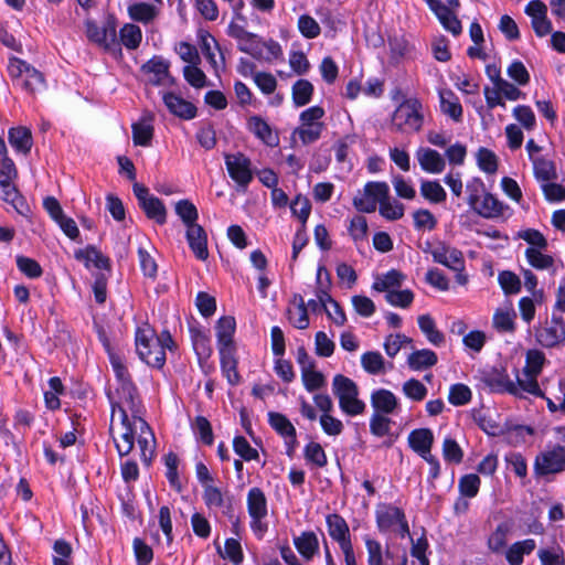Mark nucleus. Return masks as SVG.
Returning <instances> with one entry per match:
<instances>
[{"mask_svg":"<svg viewBox=\"0 0 565 565\" xmlns=\"http://www.w3.org/2000/svg\"><path fill=\"white\" fill-rule=\"evenodd\" d=\"M443 455L446 461L452 463H460L463 458L462 449L460 448L458 443L450 437L444 439Z\"/></svg>","mask_w":565,"mask_h":565,"instance_id":"obj_62","label":"nucleus"},{"mask_svg":"<svg viewBox=\"0 0 565 565\" xmlns=\"http://www.w3.org/2000/svg\"><path fill=\"white\" fill-rule=\"evenodd\" d=\"M439 95L441 111L452 120L460 121L462 118V106L458 97L451 90H443Z\"/></svg>","mask_w":565,"mask_h":565,"instance_id":"obj_35","label":"nucleus"},{"mask_svg":"<svg viewBox=\"0 0 565 565\" xmlns=\"http://www.w3.org/2000/svg\"><path fill=\"white\" fill-rule=\"evenodd\" d=\"M335 349L334 342L323 331H319L315 337V352L318 356L329 358Z\"/></svg>","mask_w":565,"mask_h":565,"instance_id":"obj_63","label":"nucleus"},{"mask_svg":"<svg viewBox=\"0 0 565 565\" xmlns=\"http://www.w3.org/2000/svg\"><path fill=\"white\" fill-rule=\"evenodd\" d=\"M174 210L186 227L198 224V209L190 200L183 199L178 201Z\"/></svg>","mask_w":565,"mask_h":565,"instance_id":"obj_42","label":"nucleus"},{"mask_svg":"<svg viewBox=\"0 0 565 565\" xmlns=\"http://www.w3.org/2000/svg\"><path fill=\"white\" fill-rule=\"evenodd\" d=\"M8 74L14 85L30 94H34L45 85L44 75L19 57H11L8 64Z\"/></svg>","mask_w":565,"mask_h":565,"instance_id":"obj_2","label":"nucleus"},{"mask_svg":"<svg viewBox=\"0 0 565 565\" xmlns=\"http://www.w3.org/2000/svg\"><path fill=\"white\" fill-rule=\"evenodd\" d=\"M221 354V367L223 373L226 375L227 381L231 385L239 383L241 376L237 372V362L233 355V350L227 348H220Z\"/></svg>","mask_w":565,"mask_h":565,"instance_id":"obj_36","label":"nucleus"},{"mask_svg":"<svg viewBox=\"0 0 565 565\" xmlns=\"http://www.w3.org/2000/svg\"><path fill=\"white\" fill-rule=\"evenodd\" d=\"M86 35L89 41L103 46L108 52H120V44L117 41L116 25L108 21L103 28L94 21H86Z\"/></svg>","mask_w":565,"mask_h":565,"instance_id":"obj_9","label":"nucleus"},{"mask_svg":"<svg viewBox=\"0 0 565 565\" xmlns=\"http://www.w3.org/2000/svg\"><path fill=\"white\" fill-rule=\"evenodd\" d=\"M481 480L478 475L469 473L459 479L458 489L460 495L466 498H475L480 488Z\"/></svg>","mask_w":565,"mask_h":565,"instance_id":"obj_50","label":"nucleus"},{"mask_svg":"<svg viewBox=\"0 0 565 565\" xmlns=\"http://www.w3.org/2000/svg\"><path fill=\"white\" fill-rule=\"evenodd\" d=\"M116 393L119 397V401H114L111 398L110 393L107 394L110 399L111 406L113 403H120V405H122L127 413L130 412L135 423L139 422L140 419H143L142 403L138 394V390L134 383L125 384L124 386H118Z\"/></svg>","mask_w":565,"mask_h":565,"instance_id":"obj_12","label":"nucleus"},{"mask_svg":"<svg viewBox=\"0 0 565 565\" xmlns=\"http://www.w3.org/2000/svg\"><path fill=\"white\" fill-rule=\"evenodd\" d=\"M294 544L306 561H311L319 551V540L312 531L302 532L294 539Z\"/></svg>","mask_w":565,"mask_h":565,"instance_id":"obj_27","label":"nucleus"},{"mask_svg":"<svg viewBox=\"0 0 565 565\" xmlns=\"http://www.w3.org/2000/svg\"><path fill=\"white\" fill-rule=\"evenodd\" d=\"M248 129L268 147H277L279 137L260 116H252L248 119Z\"/></svg>","mask_w":565,"mask_h":565,"instance_id":"obj_22","label":"nucleus"},{"mask_svg":"<svg viewBox=\"0 0 565 565\" xmlns=\"http://www.w3.org/2000/svg\"><path fill=\"white\" fill-rule=\"evenodd\" d=\"M434 444V434L429 428H418L408 435L409 447L422 458L429 456Z\"/></svg>","mask_w":565,"mask_h":565,"instance_id":"obj_21","label":"nucleus"},{"mask_svg":"<svg viewBox=\"0 0 565 565\" xmlns=\"http://www.w3.org/2000/svg\"><path fill=\"white\" fill-rule=\"evenodd\" d=\"M305 458L307 461L313 463L315 466L319 467V468H322L324 466H327V455L323 450V448L321 447L320 444L318 443H309L306 447H305Z\"/></svg>","mask_w":565,"mask_h":565,"instance_id":"obj_58","label":"nucleus"},{"mask_svg":"<svg viewBox=\"0 0 565 565\" xmlns=\"http://www.w3.org/2000/svg\"><path fill=\"white\" fill-rule=\"evenodd\" d=\"M418 326L431 344L439 347L445 342L444 333L436 328L435 321L429 315L419 316Z\"/></svg>","mask_w":565,"mask_h":565,"instance_id":"obj_38","label":"nucleus"},{"mask_svg":"<svg viewBox=\"0 0 565 565\" xmlns=\"http://www.w3.org/2000/svg\"><path fill=\"white\" fill-rule=\"evenodd\" d=\"M129 17L137 22L148 23L157 15L154 6L147 2H137L128 8Z\"/></svg>","mask_w":565,"mask_h":565,"instance_id":"obj_43","label":"nucleus"},{"mask_svg":"<svg viewBox=\"0 0 565 565\" xmlns=\"http://www.w3.org/2000/svg\"><path fill=\"white\" fill-rule=\"evenodd\" d=\"M332 392L339 399V406L349 416H356L365 411V403L359 399V387L353 380L337 374L332 381Z\"/></svg>","mask_w":565,"mask_h":565,"instance_id":"obj_1","label":"nucleus"},{"mask_svg":"<svg viewBox=\"0 0 565 565\" xmlns=\"http://www.w3.org/2000/svg\"><path fill=\"white\" fill-rule=\"evenodd\" d=\"M422 108V103L416 98L404 100L393 114V126L397 131H419L424 122Z\"/></svg>","mask_w":565,"mask_h":565,"instance_id":"obj_4","label":"nucleus"},{"mask_svg":"<svg viewBox=\"0 0 565 565\" xmlns=\"http://www.w3.org/2000/svg\"><path fill=\"white\" fill-rule=\"evenodd\" d=\"M471 390L461 383H457L450 386L448 401L454 406H462L471 401Z\"/></svg>","mask_w":565,"mask_h":565,"instance_id":"obj_51","label":"nucleus"},{"mask_svg":"<svg viewBox=\"0 0 565 565\" xmlns=\"http://www.w3.org/2000/svg\"><path fill=\"white\" fill-rule=\"evenodd\" d=\"M371 405L379 414H393L398 406L396 396L388 390L380 388L371 395Z\"/></svg>","mask_w":565,"mask_h":565,"instance_id":"obj_24","label":"nucleus"},{"mask_svg":"<svg viewBox=\"0 0 565 565\" xmlns=\"http://www.w3.org/2000/svg\"><path fill=\"white\" fill-rule=\"evenodd\" d=\"M192 429L196 437L205 445L211 446L214 441V435L211 423L204 416H196L192 423Z\"/></svg>","mask_w":565,"mask_h":565,"instance_id":"obj_47","label":"nucleus"},{"mask_svg":"<svg viewBox=\"0 0 565 565\" xmlns=\"http://www.w3.org/2000/svg\"><path fill=\"white\" fill-rule=\"evenodd\" d=\"M404 519V512L402 509L391 505L383 504L376 510V523L380 531L384 532L390 530L393 525L397 524L399 520Z\"/></svg>","mask_w":565,"mask_h":565,"instance_id":"obj_25","label":"nucleus"},{"mask_svg":"<svg viewBox=\"0 0 565 565\" xmlns=\"http://www.w3.org/2000/svg\"><path fill=\"white\" fill-rule=\"evenodd\" d=\"M416 158L420 168L428 173H440L446 167L443 156L430 148H419L416 151Z\"/></svg>","mask_w":565,"mask_h":565,"instance_id":"obj_19","label":"nucleus"},{"mask_svg":"<svg viewBox=\"0 0 565 565\" xmlns=\"http://www.w3.org/2000/svg\"><path fill=\"white\" fill-rule=\"evenodd\" d=\"M170 63L162 56H153L141 66V72L150 74L152 77L149 83L159 86L166 84L167 81L173 82L169 72Z\"/></svg>","mask_w":565,"mask_h":565,"instance_id":"obj_16","label":"nucleus"},{"mask_svg":"<svg viewBox=\"0 0 565 565\" xmlns=\"http://www.w3.org/2000/svg\"><path fill=\"white\" fill-rule=\"evenodd\" d=\"M154 332L150 329L136 331V350L140 360L151 367L161 369L166 363V351L153 339Z\"/></svg>","mask_w":565,"mask_h":565,"instance_id":"obj_3","label":"nucleus"},{"mask_svg":"<svg viewBox=\"0 0 565 565\" xmlns=\"http://www.w3.org/2000/svg\"><path fill=\"white\" fill-rule=\"evenodd\" d=\"M545 362V355L539 350H529L526 353V366L524 373L526 375H539Z\"/></svg>","mask_w":565,"mask_h":565,"instance_id":"obj_61","label":"nucleus"},{"mask_svg":"<svg viewBox=\"0 0 565 565\" xmlns=\"http://www.w3.org/2000/svg\"><path fill=\"white\" fill-rule=\"evenodd\" d=\"M132 190L139 206L147 217L154 220L160 225L164 224L167 222V209L163 202L159 198L150 194L149 189L141 183L135 182Z\"/></svg>","mask_w":565,"mask_h":565,"instance_id":"obj_7","label":"nucleus"},{"mask_svg":"<svg viewBox=\"0 0 565 565\" xmlns=\"http://www.w3.org/2000/svg\"><path fill=\"white\" fill-rule=\"evenodd\" d=\"M537 557L541 565H565V553L559 545L540 548L537 551Z\"/></svg>","mask_w":565,"mask_h":565,"instance_id":"obj_44","label":"nucleus"},{"mask_svg":"<svg viewBox=\"0 0 565 565\" xmlns=\"http://www.w3.org/2000/svg\"><path fill=\"white\" fill-rule=\"evenodd\" d=\"M516 313L513 309L497 310L493 315V327L499 332H513L515 330L514 319Z\"/></svg>","mask_w":565,"mask_h":565,"instance_id":"obj_46","label":"nucleus"},{"mask_svg":"<svg viewBox=\"0 0 565 565\" xmlns=\"http://www.w3.org/2000/svg\"><path fill=\"white\" fill-rule=\"evenodd\" d=\"M9 142L17 150L24 154L29 153L32 145V134L26 127H14L9 130Z\"/></svg>","mask_w":565,"mask_h":565,"instance_id":"obj_33","label":"nucleus"},{"mask_svg":"<svg viewBox=\"0 0 565 565\" xmlns=\"http://www.w3.org/2000/svg\"><path fill=\"white\" fill-rule=\"evenodd\" d=\"M163 102L171 114L182 119H192L196 116V107L174 93L163 95Z\"/></svg>","mask_w":565,"mask_h":565,"instance_id":"obj_18","label":"nucleus"},{"mask_svg":"<svg viewBox=\"0 0 565 565\" xmlns=\"http://www.w3.org/2000/svg\"><path fill=\"white\" fill-rule=\"evenodd\" d=\"M498 281L505 295H514L521 291V280L513 271H500Z\"/></svg>","mask_w":565,"mask_h":565,"instance_id":"obj_53","label":"nucleus"},{"mask_svg":"<svg viewBox=\"0 0 565 565\" xmlns=\"http://www.w3.org/2000/svg\"><path fill=\"white\" fill-rule=\"evenodd\" d=\"M534 175L539 181L545 183L557 179L555 163L544 157L532 158Z\"/></svg>","mask_w":565,"mask_h":565,"instance_id":"obj_37","label":"nucleus"},{"mask_svg":"<svg viewBox=\"0 0 565 565\" xmlns=\"http://www.w3.org/2000/svg\"><path fill=\"white\" fill-rule=\"evenodd\" d=\"M317 284L319 288L316 291L317 299L327 307V303L335 301L329 294L331 286V276L324 266H319L317 270Z\"/></svg>","mask_w":565,"mask_h":565,"instance_id":"obj_41","label":"nucleus"},{"mask_svg":"<svg viewBox=\"0 0 565 565\" xmlns=\"http://www.w3.org/2000/svg\"><path fill=\"white\" fill-rule=\"evenodd\" d=\"M471 209L482 217L494 218L503 214L504 205L491 193L486 192L483 199Z\"/></svg>","mask_w":565,"mask_h":565,"instance_id":"obj_28","label":"nucleus"},{"mask_svg":"<svg viewBox=\"0 0 565 565\" xmlns=\"http://www.w3.org/2000/svg\"><path fill=\"white\" fill-rule=\"evenodd\" d=\"M74 256L77 260L84 262L86 267L89 266V263H93L98 269L110 268L109 258L104 256L94 245H88L83 249H77Z\"/></svg>","mask_w":565,"mask_h":565,"instance_id":"obj_29","label":"nucleus"},{"mask_svg":"<svg viewBox=\"0 0 565 565\" xmlns=\"http://www.w3.org/2000/svg\"><path fill=\"white\" fill-rule=\"evenodd\" d=\"M291 95L295 106L302 107L311 102L313 85L308 79H298L292 85Z\"/></svg>","mask_w":565,"mask_h":565,"instance_id":"obj_39","label":"nucleus"},{"mask_svg":"<svg viewBox=\"0 0 565 565\" xmlns=\"http://www.w3.org/2000/svg\"><path fill=\"white\" fill-rule=\"evenodd\" d=\"M390 188L386 182H367L363 192L354 196V207L363 213H372L376 210V204L387 199Z\"/></svg>","mask_w":565,"mask_h":565,"instance_id":"obj_6","label":"nucleus"},{"mask_svg":"<svg viewBox=\"0 0 565 565\" xmlns=\"http://www.w3.org/2000/svg\"><path fill=\"white\" fill-rule=\"evenodd\" d=\"M153 116L147 114L138 122L132 124V140L136 146L148 147L153 138V126L151 121Z\"/></svg>","mask_w":565,"mask_h":565,"instance_id":"obj_26","label":"nucleus"},{"mask_svg":"<svg viewBox=\"0 0 565 565\" xmlns=\"http://www.w3.org/2000/svg\"><path fill=\"white\" fill-rule=\"evenodd\" d=\"M185 237L195 257L200 260H206L209 258V250L205 230L200 224L189 226L186 227Z\"/></svg>","mask_w":565,"mask_h":565,"instance_id":"obj_17","label":"nucleus"},{"mask_svg":"<svg viewBox=\"0 0 565 565\" xmlns=\"http://www.w3.org/2000/svg\"><path fill=\"white\" fill-rule=\"evenodd\" d=\"M236 322L234 317L224 316L216 323V337L220 348L233 350V334L235 332Z\"/></svg>","mask_w":565,"mask_h":565,"instance_id":"obj_30","label":"nucleus"},{"mask_svg":"<svg viewBox=\"0 0 565 565\" xmlns=\"http://www.w3.org/2000/svg\"><path fill=\"white\" fill-rule=\"evenodd\" d=\"M183 76L185 81L194 88H203L209 85L206 75L198 67L191 64L183 67Z\"/></svg>","mask_w":565,"mask_h":565,"instance_id":"obj_56","label":"nucleus"},{"mask_svg":"<svg viewBox=\"0 0 565 565\" xmlns=\"http://www.w3.org/2000/svg\"><path fill=\"white\" fill-rule=\"evenodd\" d=\"M438 361L437 354L428 349L416 350L408 355L407 364L414 371L426 370Z\"/></svg>","mask_w":565,"mask_h":565,"instance_id":"obj_34","label":"nucleus"},{"mask_svg":"<svg viewBox=\"0 0 565 565\" xmlns=\"http://www.w3.org/2000/svg\"><path fill=\"white\" fill-rule=\"evenodd\" d=\"M537 342L544 348H555L565 342V321L553 315L551 321L536 332Z\"/></svg>","mask_w":565,"mask_h":565,"instance_id":"obj_13","label":"nucleus"},{"mask_svg":"<svg viewBox=\"0 0 565 565\" xmlns=\"http://www.w3.org/2000/svg\"><path fill=\"white\" fill-rule=\"evenodd\" d=\"M324 128V125H302L295 129L294 135H298L303 145H310L317 141Z\"/></svg>","mask_w":565,"mask_h":565,"instance_id":"obj_57","label":"nucleus"},{"mask_svg":"<svg viewBox=\"0 0 565 565\" xmlns=\"http://www.w3.org/2000/svg\"><path fill=\"white\" fill-rule=\"evenodd\" d=\"M247 510L250 518L267 516V499L264 491L254 487L247 493Z\"/></svg>","mask_w":565,"mask_h":565,"instance_id":"obj_31","label":"nucleus"},{"mask_svg":"<svg viewBox=\"0 0 565 565\" xmlns=\"http://www.w3.org/2000/svg\"><path fill=\"white\" fill-rule=\"evenodd\" d=\"M380 214L390 221H396L404 215V205L398 201L391 202L390 195L380 203Z\"/></svg>","mask_w":565,"mask_h":565,"instance_id":"obj_59","label":"nucleus"},{"mask_svg":"<svg viewBox=\"0 0 565 565\" xmlns=\"http://www.w3.org/2000/svg\"><path fill=\"white\" fill-rule=\"evenodd\" d=\"M477 161L479 168L486 173L493 174L498 170V158L493 151L487 148L481 147L478 150Z\"/></svg>","mask_w":565,"mask_h":565,"instance_id":"obj_55","label":"nucleus"},{"mask_svg":"<svg viewBox=\"0 0 565 565\" xmlns=\"http://www.w3.org/2000/svg\"><path fill=\"white\" fill-rule=\"evenodd\" d=\"M510 526L507 523H500L488 539V547L494 552H501L507 545V536Z\"/></svg>","mask_w":565,"mask_h":565,"instance_id":"obj_54","label":"nucleus"},{"mask_svg":"<svg viewBox=\"0 0 565 565\" xmlns=\"http://www.w3.org/2000/svg\"><path fill=\"white\" fill-rule=\"evenodd\" d=\"M225 166L230 177L245 190L253 180L249 158L242 152L225 154Z\"/></svg>","mask_w":565,"mask_h":565,"instance_id":"obj_11","label":"nucleus"},{"mask_svg":"<svg viewBox=\"0 0 565 565\" xmlns=\"http://www.w3.org/2000/svg\"><path fill=\"white\" fill-rule=\"evenodd\" d=\"M268 422L269 425L282 437L290 438L292 440L296 437V428L284 414L269 412Z\"/></svg>","mask_w":565,"mask_h":565,"instance_id":"obj_40","label":"nucleus"},{"mask_svg":"<svg viewBox=\"0 0 565 565\" xmlns=\"http://www.w3.org/2000/svg\"><path fill=\"white\" fill-rule=\"evenodd\" d=\"M116 411H118L120 414V423L125 430L120 435L119 438L114 437V441H115L118 455L120 457H124V456L129 455L131 452V450L134 449L135 434H136L135 425L137 423L134 422V424H132L130 422L127 411L122 407V405H120V403H113V413L110 416V423L114 422ZM109 431H110V434L113 433V424H110Z\"/></svg>","mask_w":565,"mask_h":565,"instance_id":"obj_8","label":"nucleus"},{"mask_svg":"<svg viewBox=\"0 0 565 565\" xmlns=\"http://www.w3.org/2000/svg\"><path fill=\"white\" fill-rule=\"evenodd\" d=\"M565 470V448L561 445L536 456L534 471L537 476L559 473Z\"/></svg>","mask_w":565,"mask_h":565,"instance_id":"obj_10","label":"nucleus"},{"mask_svg":"<svg viewBox=\"0 0 565 565\" xmlns=\"http://www.w3.org/2000/svg\"><path fill=\"white\" fill-rule=\"evenodd\" d=\"M254 39H244L239 41L237 49L241 52L247 53L256 60L263 58V40L257 34L253 33Z\"/></svg>","mask_w":565,"mask_h":565,"instance_id":"obj_60","label":"nucleus"},{"mask_svg":"<svg viewBox=\"0 0 565 565\" xmlns=\"http://www.w3.org/2000/svg\"><path fill=\"white\" fill-rule=\"evenodd\" d=\"M425 1L447 31L451 32L455 36L461 33V22L448 7H446L440 0Z\"/></svg>","mask_w":565,"mask_h":565,"instance_id":"obj_15","label":"nucleus"},{"mask_svg":"<svg viewBox=\"0 0 565 565\" xmlns=\"http://www.w3.org/2000/svg\"><path fill=\"white\" fill-rule=\"evenodd\" d=\"M326 522L330 537L338 542L340 547L342 544L352 543L349 525L340 514L332 513L327 515Z\"/></svg>","mask_w":565,"mask_h":565,"instance_id":"obj_23","label":"nucleus"},{"mask_svg":"<svg viewBox=\"0 0 565 565\" xmlns=\"http://www.w3.org/2000/svg\"><path fill=\"white\" fill-rule=\"evenodd\" d=\"M363 369L370 374H380L384 371V359L380 352L369 351L361 356Z\"/></svg>","mask_w":565,"mask_h":565,"instance_id":"obj_52","label":"nucleus"},{"mask_svg":"<svg viewBox=\"0 0 565 565\" xmlns=\"http://www.w3.org/2000/svg\"><path fill=\"white\" fill-rule=\"evenodd\" d=\"M482 382L491 392L494 393H510L512 395H520L519 388L513 381L509 379V375L504 370H492L487 372L482 376Z\"/></svg>","mask_w":565,"mask_h":565,"instance_id":"obj_14","label":"nucleus"},{"mask_svg":"<svg viewBox=\"0 0 565 565\" xmlns=\"http://www.w3.org/2000/svg\"><path fill=\"white\" fill-rule=\"evenodd\" d=\"M431 256L435 263L456 271L455 278L459 285L465 286L468 282V276L463 273L465 257L461 250L444 242H437L431 249Z\"/></svg>","mask_w":565,"mask_h":565,"instance_id":"obj_5","label":"nucleus"},{"mask_svg":"<svg viewBox=\"0 0 565 565\" xmlns=\"http://www.w3.org/2000/svg\"><path fill=\"white\" fill-rule=\"evenodd\" d=\"M420 194L433 203H440L446 200V191L437 181H423L420 184Z\"/></svg>","mask_w":565,"mask_h":565,"instance_id":"obj_48","label":"nucleus"},{"mask_svg":"<svg viewBox=\"0 0 565 565\" xmlns=\"http://www.w3.org/2000/svg\"><path fill=\"white\" fill-rule=\"evenodd\" d=\"M139 424L138 446L140 448L141 460L150 465L154 455V435L149 424L145 419L137 422Z\"/></svg>","mask_w":565,"mask_h":565,"instance_id":"obj_20","label":"nucleus"},{"mask_svg":"<svg viewBox=\"0 0 565 565\" xmlns=\"http://www.w3.org/2000/svg\"><path fill=\"white\" fill-rule=\"evenodd\" d=\"M404 394L416 402L423 401L427 395V387L418 380L411 379L403 384Z\"/></svg>","mask_w":565,"mask_h":565,"instance_id":"obj_64","label":"nucleus"},{"mask_svg":"<svg viewBox=\"0 0 565 565\" xmlns=\"http://www.w3.org/2000/svg\"><path fill=\"white\" fill-rule=\"evenodd\" d=\"M120 41L128 50H136L141 42L142 33L138 25L127 23L120 29Z\"/></svg>","mask_w":565,"mask_h":565,"instance_id":"obj_45","label":"nucleus"},{"mask_svg":"<svg viewBox=\"0 0 565 565\" xmlns=\"http://www.w3.org/2000/svg\"><path fill=\"white\" fill-rule=\"evenodd\" d=\"M536 543L533 539H526L513 543L505 553V558L510 565H521L524 555L531 554L535 550Z\"/></svg>","mask_w":565,"mask_h":565,"instance_id":"obj_32","label":"nucleus"},{"mask_svg":"<svg viewBox=\"0 0 565 565\" xmlns=\"http://www.w3.org/2000/svg\"><path fill=\"white\" fill-rule=\"evenodd\" d=\"M525 257L535 269H548L554 265V258L552 256L543 254L540 249L534 247L526 248Z\"/></svg>","mask_w":565,"mask_h":565,"instance_id":"obj_49","label":"nucleus"}]
</instances>
